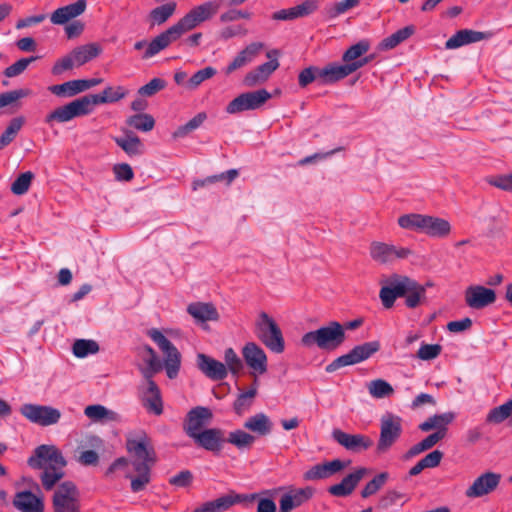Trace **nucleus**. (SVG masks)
Returning a JSON list of instances; mask_svg holds the SVG:
<instances>
[{"label": "nucleus", "mask_w": 512, "mask_h": 512, "mask_svg": "<svg viewBox=\"0 0 512 512\" xmlns=\"http://www.w3.org/2000/svg\"><path fill=\"white\" fill-rule=\"evenodd\" d=\"M126 449L131 457L130 464L136 472L131 476V490L134 493L143 491L151 480V468L156 462V453L151 438L144 432L129 434Z\"/></svg>", "instance_id": "obj_1"}, {"label": "nucleus", "mask_w": 512, "mask_h": 512, "mask_svg": "<svg viewBox=\"0 0 512 512\" xmlns=\"http://www.w3.org/2000/svg\"><path fill=\"white\" fill-rule=\"evenodd\" d=\"M127 94L128 91L122 86H108L102 93L88 94L56 108L45 117V123H65L76 117L89 115L96 105L117 102Z\"/></svg>", "instance_id": "obj_2"}, {"label": "nucleus", "mask_w": 512, "mask_h": 512, "mask_svg": "<svg viewBox=\"0 0 512 512\" xmlns=\"http://www.w3.org/2000/svg\"><path fill=\"white\" fill-rule=\"evenodd\" d=\"M379 297L386 309L392 308L398 297H405V305L410 309L417 308L427 301L425 286L400 274H392L388 278L387 285L380 289Z\"/></svg>", "instance_id": "obj_3"}, {"label": "nucleus", "mask_w": 512, "mask_h": 512, "mask_svg": "<svg viewBox=\"0 0 512 512\" xmlns=\"http://www.w3.org/2000/svg\"><path fill=\"white\" fill-rule=\"evenodd\" d=\"M346 339L344 327L337 321H330L314 331L305 333L301 338L304 347L317 346L321 350L332 351L341 346Z\"/></svg>", "instance_id": "obj_4"}, {"label": "nucleus", "mask_w": 512, "mask_h": 512, "mask_svg": "<svg viewBox=\"0 0 512 512\" xmlns=\"http://www.w3.org/2000/svg\"><path fill=\"white\" fill-rule=\"evenodd\" d=\"M257 338L272 352L280 354L285 349L283 334L277 323L266 312H261L255 323Z\"/></svg>", "instance_id": "obj_5"}, {"label": "nucleus", "mask_w": 512, "mask_h": 512, "mask_svg": "<svg viewBox=\"0 0 512 512\" xmlns=\"http://www.w3.org/2000/svg\"><path fill=\"white\" fill-rule=\"evenodd\" d=\"M379 350V341L365 342L361 345L355 346L347 354L337 357L326 366L325 370L327 373H333L342 367L358 364L367 360Z\"/></svg>", "instance_id": "obj_6"}, {"label": "nucleus", "mask_w": 512, "mask_h": 512, "mask_svg": "<svg viewBox=\"0 0 512 512\" xmlns=\"http://www.w3.org/2000/svg\"><path fill=\"white\" fill-rule=\"evenodd\" d=\"M148 335L157 344V346L165 356L164 366L166 369L167 376L170 379L175 378L179 372L181 364V355L178 349L158 329H150L148 331Z\"/></svg>", "instance_id": "obj_7"}, {"label": "nucleus", "mask_w": 512, "mask_h": 512, "mask_svg": "<svg viewBox=\"0 0 512 512\" xmlns=\"http://www.w3.org/2000/svg\"><path fill=\"white\" fill-rule=\"evenodd\" d=\"M402 433V420L399 416L386 414L380 420V436L376 446V453H387L397 442Z\"/></svg>", "instance_id": "obj_8"}, {"label": "nucleus", "mask_w": 512, "mask_h": 512, "mask_svg": "<svg viewBox=\"0 0 512 512\" xmlns=\"http://www.w3.org/2000/svg\"><path fill=\"white\" fill-rule=\"evenodd\" d=\"M52 505L54 512H81L76 485L71 481L60 484L54 492Z\"/></svg>", "instance_id": "obj_9"}, {"label": "nucleus", "mask_w": 512, "mask_h": 512, "mask_svg": "<svg viewBox=\"0 0 512 512\" xmlns=\"http://www.w3.org/2000/svg\"><path fill=\"white\" fill-rule=\"evenodd\" d=\"M67 462L61 451L54 445H40L28 459V465L33 469L64 468Z\"/></svg>", "instance_id": "obj_10"}, {"label": "nucleus", "mask_w": 512, "mask_h": 512, "mask_svg": "<svg viewBox=\"0 0 512 512\" xmlns=\"http://www.w3.org/2000/svg\"><path fill=\"white\" fill-rule=\"evenodd\" d=\"M270 98L271 94L266 89L245 92L229 102L226 106V112L237 114L248 110H256L262 107Z\"/></svg>", "instance_id": "obj_11"}, {"label": "nucleus", "mask_w": 512, "mask_h": 512, "mask_svg": "<svg viewBox=\"0 0 512 512\" xmlns=\"http://www.w3.org/2000/svg\"><path fill=\"white\" fill-rule=\"evenodd\" d=\"M413 254L407 247L395 246L380 241H373L369 246V255L378 264H391L397 259H406Z\"/></svg>", "instance_id": "obj_12"}, {"label": "nucleus", "mask_w": 512, "mask_h": 512, "mask_svg": "<svg viewBox=\"0 0 512 512\" xmlns=\"http://www.w3.org/2000/svg\"><path fill=\"white\" fill-rule=\"evenodd\" d=\"M20 413L30 422L44 427L57 424L61 418L60 410L46 405L23 404Z\"/></svg>", "instance_id": "obj_13"}, {"label": "nucleus", "mask_w": 512, "mask_h": 512, "mask_svg": "<svg viewBox=\"0 0 512 512\" xmlns=\"http://www.w3.org/2000/svg\"><path fill=\"white\" fill-rule=\"evenodd\" d=\"M466 305L474 310L484 309L495 303L496 292L482 285H470L464 292Z\"/></svg>", "instance_id": "obj_14"}, {"label": "nucleus", "mask_w": 512, "mask_h": 512, "mask_svg": "<svg viewBox=\"0 0 512 512\" xmlns=\"http://www.w3.org/2000/svg\"><path fill=\"white\" fill-rule=\"evenodd\" d=\"M332 438L340 446L352 453H361L366 451L374 444L373 440L367 435L349 434L341 429H334L332 431Z\"/></svg>", "instance_id": "obj_15"}, {"label": "nucleus", "mask_w": 512, "mask_h": 512, "mask_svg": "<svg viewBox=\"0 0 512 512\" xmlns=\"http://www.w3.org/2000/svg\"><path fill=\"white\" fill-rule=\"evenodd\" d=\"M213 418L211 410L207 407L197 406L192 408L186 415L183 430L190 438L202 432V428L208 425Z\"/></svg>", "instance_id": "obj_16"}, {"label": "nucleus", "mask_w": 512, "mask_h": 512, "mask_svg": "<svg viewBox=\"0 0 512 512\" xmlns=\"http://www.w3.org/2000/svg\"><path fill=\"white\" fill-rule=\"evenodd\" d=\"M242 356L253 375H263L267 372V356L265 351L255 342H248L242 348Z\"/></svg>", "instance_id": "obj_17"}, {"label": "nucleus", "mask_w": 512, "mask_h": 512, "mask_svg": "<svg viewBox=\"0 0 512 512\" xmlns=\"http://www.w3.org/2000/svg\"><path fill=\"white\" fill-rule=\"evenodd\" d=\"M258 494H236L231 492L227 495L221 496L215 500L205 502L199 509L201 512H224L232 507L234 504L242 502H252L258 498Z\"/></svg>", "instance_id": "obj_18"}, {"label": "nucleus", "mask_w": 512, "mask_h": 512, "mask_svg": "<svg viewBox=\"0 0 512 512\" xmlns=\"http://www.w3.org/2000/svg\"><path fill=\"white\" fill-rule=\"evenodd\" d=\"M278 50H271L267 53V57L271 60L265 62L255 69L248 72L244 77V84L248 87H253L265 82L270 75L279 67V62L276 58Z\"/></svg>", "instance_id": "obj_19"}, {"label": "nucleus", "mask_w": 512, "mask_h": 512, "mask_svg": "<svg viewBox=\"0 0 512 512\" xmlns=\"http://www.w3.org/2000/svg\"><path fill=\"white\" fill-rule=\"evenodd\" d=\"M145 386L141 388V401L144 408L154 415L163 413V401L160 389L153 378H144Z\"/></svg>", "instance_id": "obj_20"}, {"label": "nucleus", "mask_w": 512, "mask_h": 512, "mask_svg": "<svg viewBox=\"0 0 512 512\" xmlns=\"http://www.w3.org/2000/svg\"><path fill=\"white\" fill-rule=\"evenodd\" d=\"M313 494L314 490L311 487L290 488L281 495L278 512H291L309 501Z\"/></svg>", "instance_id": "obj_21"}, {"label": "nucleus", "mask_w": 512, "mask_h": 512, "mask_svg": "<svg viewBox=\"0 0 512 512\" xmlns=\"http://www.w3.org/2000/svg\"><path fill=\"white\" fill-rule=\"evenodd\" d=\"M501 480V475L494 472H486L477 477L473 484L466 490L468 498H478L494 491Z\"/></svg>", "instance_id": "obj_22"}, {"label": "nucleus", "mask_w": 512, "mask_h": 512, "mask_svg": "<svg viewBox=\"0 0 512 512\" xmlns=\"http://www.w3.org/2000/svg\"><path fill=\"white\" fill-rule=\"evenodd\" d=\"M192 439L199 447L214 454H219L226 442L224 431L219 428L204 429Z\"/></svg>", "instance_id": "obj_23"}, {"label": "nucleus", "mask_w": 512, "mask_h": 512, "mask_svg": "<svg viewBox=\"0 0 512 512\" xmlns=\"http://www.w3.org/2000/svg\"><path fill=\"white\" fill-rule=\"evenodd\" d=\"M197 367L209 379L221 381L227 377L226 365L204 353L197 354Z\"/></svg>", "instance_id": "obj_24"}, {"label": "nucleus", "mask_w": 512, "mask_h": 512, "mask_svg": "<svg viewBox=\"0 0 512 512\" xmlns=\"http://www.w3.org/2000/svg\"><path fill=\"white\" fill-rule=\"evenodd\" d=\"M181 37L178 30L172 25L164 32L160 33L156 36L147 46L144 54L142 55L143 59H149L166 49L171 43L175 42Z\"/></svg>", "instance_id": "obj_25"}, {"label": "nucleus", "mask_w": 512, "mask_h": 512, "mask_svg": "<svg viewBox=\"0 0 512 512\" xmlns=\"http://www.w3.org/2000/svg\"><path fill=\"white\" fill-rule=\"evenodd\" d=\"M87 7L86 0H78L75 3L68 4L66 6L56 9L50 15V21L54 25H64L74 18L83 14Z\"/></svg>", "instance_id": "obj_26"}, {"label": "nucleus", "mask_w": 512, "mask_h": 512, "mask_svg": "<svg viewBox=\"0 0 512 512\" xmlns=\"http://www.w3.org/2000/svg\"><path fill=\"white\" fill-rule=\"evenodd\" d=\"M317 9V4L313 0H306L300 5L281 9L272 14L273 20L291 21L297 18L305 17L312 14Z\"/></svg>", "instance_id": "obj_27"}, {"label": "nucleus", "mask_w": 512, "mask_h": 512, "mask_svg": "<svg viewBox=\"0 0 512 512\" xmlns=\"http://www.w3.org/2000/svg\"><path fill=\"white\" fill-rule=\"evenodd\" d=\"M13 506L21 512H44L43 500L28 490L15 494Z\"/></svg>", "instance_id": "obj_28"}, {"label": "nucleus", "mask_w": 512, "mask_h": 512, "mask_svg": "<svg viewBox=\"0 0 512 512\" xmlns=\"http://www.w3.org/2000/svg\"><path fill=\"white\" fill-rule=\"evenodd\" d=\"M365 472V468H359L355 472L348 474L340 483L330 486L328 489L329 493L337 497L350 495L363 478Z\"/></svg>", "instance_id": "obj_29"}, {"label": "nucleus", "mask_w": 512, "mask_h": 512, "mask_svg": "<svg viewBox=\"0 0 512 512\" xmlns=\"http://www.w3.org/2000/svg\"><path fill=\"white\" fill-rule=\"evenodd\" d=\"M486 38H488V34L484 32L462 29L457 31L446 41L445 48L448 50L457 49L471 43L479 42Z\"/></svg>", "instance_id": "obj_30"}, {"label": "nucleus", "mask_w": 512, "mask_h": 512, "mask_svg": "<svg viewBox=\"0 0 512 512\" xmlns=\"http://www.w3.org/2000/svg\"><path fill=\"white\" fill-rule=\"evenodd\" d=\"M261 42H253L241 50L233 61L226 67L225 74L229 75L235 70L240 69L250 63L263 49Z\"/></svg>", "instance_id": "obj_31"}, {"label": "nucleus", "mask_w": 512, "mask_h": 512, "mask_svg": "<svg viewBox=\"0 0 512 512\" xmlns=\"http://www.w3.org/2000/svg\"><path fill=\"white\" fill-rule=\"evenodd\" d=\"M353 67L349 64H337L331 63L323 68H320L318 72V79L322 83H334L352 74Z\"/></svg>", "instance_id": "obj_32"}, {"label": "nucleus", "mask_w": 512, "mask_h": 512, "mask_svg": "<svg viewBox=\"0 0 512 512\" xmlns=\"http://www.w3.org/2000/svg\"><path fill=\"white\" fill-rule=\"evenodd\" d=\"M124 137H114L115 143L129 156L143 154L144 145L140 138L131 130L123 129Z\"/></svg>", "instance_id": "obj_33"}, {"label": "nucleus", "mask_w": 512, "mask_h": 512, "mask_svg": "<svg viewBox=\"0 0 512 512\" xmlns=\"http://www.w3.org/2000/svg\"><path fill=\"white\" fill-rule=\"evenodd\" d=\"M450 232L451 225L447 220L430 215H424V226L422 233L430 237L442 238L449 235Z\"/></svg>", "instance_id": "obj_34"}, {"label": "nucleus", "mask_w": 512, "mask_h": 512, "mask_svg": "<svg viewBox=\"0 0 512 512\" xmlns=\"http://www.w3.org/2000/svg\"><path fill=\"white\" fill-rule=\"evenodd\" d=\"M187 312L198 322L217 321L219 319V313L212 303H191L187 307Z\"/></svg>", "instance_id": "obj_35"}, {"label": "nucleus", "mask_w": 512, "mask_h": 512, "mask_svg": "<svg viewBox=\"0 0 512 512\" xmlns=\"http://www.w3.org/2000/svg\"><path fill=\"white\" fill-rule=\"evenodd\" d=\"M455 419L454 412H446L429 417L426 421L419 425V429L423 432L430 430L443 431L446 435L447 426Z\"/></svg>", "instance_id": "obj_36"}, {"label": "nucleus", "mask_w": 512, "mask_h": 512, "mask_svg": "<svg viewBox=\"0 0 512 512\" xmlns=\"http://www.w3.org/2000/svg\"><path fill=\"white\" fill-rule=\"evenodd\" d=\"M142 359L146 363V367L141 369L144 378H153L163 368V364L156 352L148 345L143 348Z\"/></svg>", "instance_id": "obj_37"}, {"label": "nucleus", "mask_w": 512, "mask_h": 512, "mask_svg": "<svg viewBox=\"0 0 512 512\" xmlns=\"http://www.w3.org/2000/svg\"><path fill=\"white\" fill-rule=\"evenodd\" d=\"M415 33V26L414 25H408L406 27H403L399 30H397L395 33L391 34L390 36L384 38L379 43V50L381 51H387L394 49L399 44L407 40L409 37H411Z\"/></svg>", "instance_id": "obj_38"}, {"label": "nucleus", "mask_w": 512, "mask_h": 512, "mask_svg": "<svg viewBox=\"0 0 512 512\" xmlns=\"http://www.w3.org/2000/svg\"><path fill=\"white\" fill-rule=\"evenodd\" d=\"M244 427L260 436H265L271 433L272 422L266 414L257 413L245 421Z\"/></svg>", "instance_id": "obj_39"}, {"label": "nucleus", "mask_w": 512, "mask_h": 512, "mask_svg": "<svg viewBox=\"0 0 512 512\" xmlns=\"http://www.w3.org/2000/svg\"><path fill=\"white\" fill-rule=\"evenodd\" d=\"M76 66H81L96 58L101 53V47L96 43H90L76 47L71 51Z\"/></svg>", "instance_id": "obj_40"}, {"label": "nucleus", "mask_w": 512, "mask_h": 512, "mask_svg": "<svg viewBox=\"0 0 512 512\" xmlns=\"http://www.w3.org/2000/svg\"><path fill=\"white\" fill-rule=\"evenodd\" d=\"M48 90L60 98H71L82 93L79 79L56 84L48 87Z\"/></svg>", "instance_id": "obj_41"}, {"label": "nucleus", "mask_w": 512, "mask_h": 512, "mask_svg": "<svg viewBox=\"0 0 512 512\" xmlns=\"http://www.w3.org/2000/svg\"><path fill=\"white\" fill-rule=\"evenodd\" d=\"M258 380L254 379L252 387L244 392H241L233 404V409L236 414L241 415L246 411L253 403V399L257 394Z\"/></svg>", "instance_id": "obj_42"}, {"label": "nucleus", "mask_w": 512, "mask_h": 512, "mask_svg": "<svg viewBox=\"0 0 512 512\" xmlns=\"http://www.w3.org/2000/svg\"><path fill=\"white\" fill-rule=\"evenodd\" d=\"M508 418L512 424V399L491 409L487 414L486 422L491 424H500Z\"/></svg>", "instance_id": "obj_43"}, {"label": "nucleus", "mask_w": 512, "mask_h": 512, "mask_svg": "<svg viewBox=\"0 0 512 512\" xmlns=\"http://www.w3.org/2000/svg\"><path fill=\"white\" fill-rule=\"evenodd\" d=\"M175 10V2L166 3L152 9L149 13V20L151 21V25L154 26L165 23L174 14Z\"/></svg>", "instance_id": "obj_44"}, {"label": "nucleus", "mask_w": 512, "mask_h": 512, "mask_svg": "<svg viewBox=\"0 0 512 512\" xmlns=\"http://www.w3.org/2000/svg\"><path fill=\"white\" fill-rule=\"evenodd\" d=\"M126 124L141 132H149L155 126V120L150 114L138 113L127 118Z\"/></svg>", "instance_id": "obj_45"}, {"label": "nucleus", "mask_w": 512, "mask_h": 512, "mask_svg": "<svg viewBox=\"0 0 512 512\" xmlns=\"http://www.w3.org/2000/svg\"><path fill=\"white\" fill-rule=\"evenodd\" d=\"M85 415L93 421L109 420L115 421L118 414L102 405H89L84 410Z\"/></svg>", "instance_id": "obj_46"}, {"label": "nucleus", "mask_w": 512, "mask_h": 512, "mask_svg": "<svg viewBox=\"0 0 512 512\" xmlns=\"http://www.w3.org/2000/svg\"><path fill=\"white\" fill-rule=\"evenodd\" d=\"M25 122L24 117L19 116L13 118L5 131L0 136V149L8 146L17 136Z\"/></svg>", "instance_id": "obj_47"}, {"label": "nucleus", "mask_w": 512, "mask_h": 512, "mask_svg": "<svg viewBox=\"0 0 512 512\" xmlns=\"http://www.w3.org/2000/svg\"><path fill=\"white\" fill-rule=\"evenodd\" d=\"M398 225L403 229L422 233L424 226V215L417 213L402 215L398 218Z\"/></svg>", "instance_id": "obj_48"}, {"label": "nucleus", "mask_w": 512, "mask_h": 512, "mask_svg": "<svg viewBox=\"0 0 512 512\" xmlns=\"http://www.w3.org/2000/svg\"><path fill=\"white\" fill-rule=\"evenodd\" d=\"M367 388L370 395L376 399L390 397L394 393L393 387L383 379L370 381Z\"/></svg>", "instance_id": "obj_49"}, {"label": "nucleus", "mask_w": 512, "mask_h": 512, "mask_svg": "<svg viewBox=\"0 0 512 512\" xmlns=\"http://www.w3.org/2000/svg\"><path fill=\"white\" fill-rule=\"evenodd\" d=\"M201 23H203V21L198 16L195 9L192 8L176 24H174V27L178 30L179 34L182 36L184 33L194 29Z\"/></svg>", "instance_id": "obj_50"}, {"label": "nucleus", "mask_w": 512, "mask_h": 512, "mask_svg": "<svg viewBox=\"0 0 512 512\" xmlns=\"http://www.w3.org/2000/svg\"><path fill=\"white\" fill-rule=\"evenodd\" d=\"M72 350L76 357L84 358L89 354H96L99 351V345L94 340L78 339L74 342Z\"/></svg>", "instance_id": "obj_51"}, {"label": "nucleus", "mask_w": 512, "mask_h": 512, "mask_svg": "<svg viewBox=\"0 0 512 512\" xmlns=\"http://www.w3.org/2000/svg\"><path fill=\"white\" fill-rule=\"evenodd\" d=\"M226 442L236 446L238 449H245L253 445L255 437L243 430H235L229 433Z\"/></svg>", "instance_id": "obj_52"}, {"label": "nucleus", "mask_w": 512, "mask_h": 512, "mask_svg": "<svg viewBox=\"0 0 512 512\" xmlns=\"http://www.w3.org/2000/svg\"><path fill=\"white\" fill-rule=\"evenodd\" d=\"M207 119L205 112H200L190 119L186 124L179 126L173 133L174 138H182L199 128Z\"/></svg>", "instance_id": "obj_53"}, {"label": "nucleus", "mask_w": 512, "mask_h": 512, "mask_svg": "<svg viewBox=\"0 0 512 512\" xmlns=\"http://www.w3.org/2000/svg\"><path fill=\"white\" fill-rule=\"evenodd\" d=\"M370 48V44L367 40H361L358 43L350 46L343 54L342 60L345 64L352 63L358 59L362 55H364Z\"/></svg>", "instance_id": "obj_54"}, {"label": "nucleus", "mask_w": 512, "mask_h": 512, "mask_svg": "<svg viewBox=\"0 0 512 512\" xmlns=\"http://www.w3.org/2000/svg\"><path fill=\"white\" fill-rule=\"evenodd\" d=\"M389 474L387 472H381L377 474L372 480H370L361 491L363 498H368L376 494L387 482Z\"/></svg>", "instance_id": "obj_55"}, {"label": "nucleus", "mask_w": 512, "mask_h": 512, "mask_svg": "<svg viewBox=\"0 0 512 512\" xmlns=\"http://www.w3.org/2000/svg\"><path fill=\"white\" fill-rule=\"evenodd\" d=\"M224 360L227 372L230 371L234 376H237L244 367L242 360L239 358L233 348H227L225 350Z\"/></svg>", "instance_id": "obj_56"}, {"label": "nucleus", "mask_w": 512, "mask_h": 512, "mask_svg": "<svg viewBox=\"0 0 512 512\" xmlns=\"http://www.w3.org/2000/svg\"><path fill=\"white\" fill-rule=\"evenodd\" d=\"M34 174L31 171L20 174L11 184V191L15 195L25 194L31 185Z\"/></svg>", "instance_id": "obj_57"}, {"label": "nucleus", "mask_w": 512, "mask_h": 512, "mask_svg": "<svg viewBox=\"0 0 512 512\" xmlns=\"http://www.w3.org/2000/svg\"><path fill=\"white\" fill-rule=\"evenodd\" d=\"M44 471L41 474L42 485L46 490H50L54 487L63 476V468H43Z\"/></svg>", "instance_id": "obj_58"}, {"label": "nucleus", "mask_w": 512, "mask_h": 512, "mask_svg": "<svg viewBox=\"0 0 512 512\" xmlns=\"http://www.w3.org/2000/svg\"><path fill=\"white\" fill-rule=\"evenodd\" d=\"M219 8L220 1L218 0L207 1L194 7L203 22L211 19L218 12Z\"/></svg>", "instance_id": "obj_59"}, {"label": "nucleus", "mask_w": 512, "mask_h": 512, "mask_svg": "<svg viewBox=\"0 0 512 512\" xmlns=\"http://www.w3.org/2000/svg\"><path fill=\"white\" fill-rule=\"evenodd\" d=\"M486 181L491 186L512 193V173L490 176Z\"/></svg>", "instance_id": "obj_60"}, {"label": "nucleus", "mask_w": 512, "mask_h": 512, "mask_svg": "<svg viewBox=\"0 0 512 512\" xmlns=\"http://www.w3.org/2000/svg\"><path fill=\"white\" fill-rule=\"evenodd\" d=\"M37 57L31 56L28 58H21L20 60L16 61L14 64L10 65L4 70V75L8 78L16 77L20 75L23 71L26 70L28 65L35 61Z\"/></svg>", "instance_id": "obj_61"}, {"label": "nucleus", "mask_w": 512, "mask_h": 512, "mask_svg": "<svg viewBox=\"0 0 512 512\" xmlns=\"http://www.w3.org/2000/svg\"><path fill=\"white\" fill-rule=\"evenodd\" d=\"M166 87V81L161 78H153L147 84L139 88L141 96L151 97Z\"/></svg>", "instance_id": "obj_62"}, {"label": "nucleus", "mask_w": 512, "mask_h": 512, "mask_svg": "<svg viewBox=\"0 0 512 512\" xmlns=\"http://www.w3.org/2000/svg\"><path fill=\"white\" fill-rule=\"evenodd\" d=\"M441 351L442 346L439 344L422 343L417 352V357L425 361L433 360L440 355Z\"/></svg>", "instance_id": "obj_63"}, {"label": "nucleus", "mask_w": 512, "mask_h": 512, "mask_svg": "<svg viewBox=\"0 0 512 512\" xmlns=\"http://www.w3.org/2000/svg\"><path fill=\"white\" fill-rule=\"evenodd\" d=\"M217 73L213 67H205L194 73L188 81V85L191 89L197 88L202 82L212 78Z\"/></svg>", "instance_id": "obj_64"}]
</instances>
